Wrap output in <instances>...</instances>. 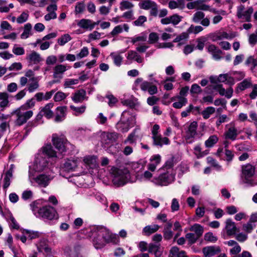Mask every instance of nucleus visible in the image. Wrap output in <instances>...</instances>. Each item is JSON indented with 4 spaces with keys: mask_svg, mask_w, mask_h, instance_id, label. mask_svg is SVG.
Listing matches in <instances>:
<instances>
[{
    "mask_svg": "<svg viewBox=\"0 0 257 257\" xmlns=\"http://www.w3.org/2000/svg\"><path fill=\"white\" fill-rule=\"evenodd\" d=\"M57 152L53 149L51 144H47L43 147L37 154L32 167V169L37 172H49L53 171V166L50 159L58 158Z\"/></svg>",
    "mask_w": 257,
    "mask_h": 257,
    "instance_id": "f257e3e1",
    "label": "nucleus"
},
{
    "mask_svg": "<svg viewBox=\"0 0 257 257\" xmlns=\"http://www.w3.org/2000/svg\"><path fill=\"white\" fill-rule=\"evenodd\" d=\"M97 234L98 236L94 237L93 239L94 246L97 249L102 248L105 243L117 244L119 242L118 237L105 227H98Z\"/></svg>",
    "mask_w": 257,
    "mask_h": 257,
    "instance_id": "f03ea898",
    "label": "nucleus"
},
{
    "mask_svg": "<svg viewBox=\"0 0 257 257\" xmlns=\"http://www.w3.org/2000/svg\"><path fill=\"white\" fill-rule=\"evenodd\" d=\"M32 210L37 217H42L49 220L58 218L57 213L55 208L50 206L39 207L35 202L31 204Z\"/></svg>",
    "mask_w": 257,
    "mask_h": 257,
    "instance_id": "7ed1b4c3",
    "label": "nucleus"
},
{
    "mask_svg": "<svg viewBox=\"0 0 257 257\" xmlns=\"http://www.w3.org/2000/svg\"><path fill=\"white\" fill-rule=\"evenodd\" d=\"M136 123L135 115L128 110H124L121 114L120 120L116 124V128L119 131L126 133Z\"/></svg>",
    "mask_w": 257,
    "mask_h": 257,
    "instance_id": "20e7f679",
    "label": "nucleus"
},
{
    "mask_svg": "<svg viewBox=\"0 0 257 257\" xmlns=\"http://www.w3.org/2000/svg\"><path fill=\"white\" fill-rule=\"evenodd\" d=\"M113 184L119 187L125 185L130 178V175L127 170H121L113 167L111 169Z\"/></svg>",
    "mask_w": 257,
    "mask_h": 257,
    "instance_id": "39448f33",
    "label": "nucleus"
},
{
    "mask_svg": "<svg viewBox=\"0 0 257 257\" xmlns=\"http://www.w3.org/2000/svg\"><path fill=\"white\" fill-rule=\"evenodd\" d=\"M11 115H15L16 119L14 121L15 125L20 126L26 123L32 117L33 111L27 110L19 107L14 110L11 112Z\"/></svg>",
    "mask_w": 257,
    "mask_h": 257,
    "instance_id": "423d86ee",
    "label": "nucleus"
},
{
    "mask_svg": "<svg viewBox=\"0 0 257 257\" xmlns=\"http://www.w3.org/2000/svg\"><path fill=\"white\" fill-rule=\"evenodd\" d=\"M242 173L243 183L250 186L257 185V181L253 179L255 174V167L254 166L249 164L243 166L242 168Z\"/></svg>",
    "mask_w": 257,
    "mask_h": 257,
    "instance_id": "0eeeda50",
    "label": "nucleus"
},
{
    "mask_svg": "<svg viewBox=\"0 0 257 257\" xmlns=\"http://www.w3.org/2000/svg\"><path fill=\"white\" fill-rule=\"evenodd\" d=\"M29 178L31 182L33 181L36 183L39 186L43 187L47 186L51 180L54 177V173L53 171H49V172H43V173L38 175L36 177H31V172L29 171Z\"/></svg>",
    "mask_w": 257,
    "mask_h": 257,
    "instance_id": "6e6552de",
    "label": "nucleus"
},
{
    "mask_svg": "<svg viewBox=\"0 0 257 257\" xmlns=\"http://www.w3.org/2000/svg\"><path fill=\"white\" fill-rule=\"evenodd\" d=\"M175 174L172 171H167L165 173L161 174L158 177L153 179L152 182L156 185L164 186H167L174 182Z\"/></svg>",
    "mask_w": 257,
    "mask_h": 257,
    "instance_id": "1a4fd4ad",
    "label": "nucleus"
},
{
    "mask_svg": "<svg viewBox=\"0 0 257 257\" xmlns=\"http://www.w3.org/2000/svg\"><path fill=\"white\" fill-rule=\"evenodd\" d=\"M253 12V9L252 7L245 8L244 5H240L237 7L236 16L243 22H250Z\"/></svg>",
    "mask_w": 257,
    "mask_h": 257,
    "instance_id": "9d476101",
    "label": "nucleus"
},
{
    "mask_svg": "<svg viewBox=\"0 0 257 257\" xmlns=\"http://www.w3.org/2000/svg\"><path fill=\"white\" fill-rule=\"evenodd\" d=\"M141 9L150 10V14L152 16L157 17L158 14V6L157 3L151 0L142 1L139 4Z\"/></svg>",
    "mask_w": 257,
    "mask_h": 257,
    "instance_id": "9b49d317",
    "label": "nucleus"
},
{
    "mask_svg": "<svg viewBox=\"0 0 257 257\" xmlns=\"http://www.w3.org/2000/svg\"><path fill=\"white\" fill-rule=\"evenodd\" d=\"M70 68V66L63 64H58L54 68L53 78L56 80L53 81V83H58L63 78L64 72Z\"/></svg>",
    "mask_w": 257,
    "mask_h": 257,
    "instance_id": "f8f14e48",
    "label": "nucleus"
},
{
    "mask_svg": "<svg viewBox=\"0 0 257 257\" xmlns=\"http://www.w3.org/2000/svg\"><path fill=\"white\" fill-rule=\"evenodd\" d=\"M52 142L55 148L59 152L57 155L59 156L58 158L61 157L60 154L66 151V148L64 145L65 139L63 137H59L58 135L55 134L52 135Z\"/></svg>",
    "mask_w": 257,
    "mask_h": 257,
    "instance_id": "ddd939ff",
    "label": "nucleus"
},
{
    "mask_svg": "<svg viewBox=\"0 0 257 257\" xmlns=\"http://www.w3.org/2000/svg\"><path fill=\"white\" fill-rule=\"evenodd\" d=\"M101 140L102 143L110 144L115 142L118 138V134L116 133H109L103 132L101 133Z\"/></svg>",
    "mask_w": 257,
    "mask_h": 257,
    "instance_id": "4468645a",
    "label": "nucleus"
},
{
    "mask_svg": "<svg viewBox=\"0 0 257 257\" xmlns=\"http://www.w3.org/2000/svg\"><path fill=\"white\" fill-rule=\"evenodd\" d=\"M183 17L178 14H174L171 16L163 18L161 23L163 25L172 24L173 26L178 25L182 20Z\"/></svg>",
    "mask_w": 257,
    "mask_h": 257,
    "instance_id": "2eb2a0df",
    "label": "nucleus"
},
{
    "mask_svg": "<svg viewBox=\"0 0 257 257\" xmlns=\"http://www.w3.org/2000/svg\"><path fill=\"white\" fill-rule=\"evenodd\" d=\"M30 64H38L42 61L43 59L40 54L35 51H32L28 54L26 58Z\"/></svg>",
    "mask_w": 257,
    "mask_h": 257,
    "instance_id": "dca6fc26",
    "label": "nucleus"
},
{
    "mask_svg": "<svg viewBox=\"0 0 257 257\" xmlns=\"http://www.w3.org/2000/svg\"><path fill=\"white\" fill-rule=\"evenodd\" d=\"M57 10V6L56 4H51L49 5L47 8L46 11L48 12L44 16V19L46 21H49L52 19H55L57 18V14L56 11Z\"/></svg>",
    "mask_w": 257,
    "mask_h": 257,
    "instance_id": "f3484780",
    "label": "nucleus"
},
{
    "mask_svg": "<svg viewBox=\"0 0 257 257\" xmlns=\"http://www.w3.org/2000/svg\"><path fill=\"white\" fill-rule=\"evenodd\" d=\"M221 250L218 246H208L203 248L202 252L205 257H212L219 253Z\"/></svg>",
    "mask_w": 257,
    "mask_h": 257,
    "instance_id": "a211bd4d",
    "label": "nucleus"
},
{
    "mask_svg": "<svg viewBox=\"0 0 257 257\" xmlns=\"http://www.w3.org/2000/svg\"><path fill=\"white\" fill-rule=\"evenodd\" d=\"M153 140V145L154 146L162 147L164 145H169L170 144V140L167 137H162L161 135H159L157 136H152Z\"/></svg>",
    "mask_w": 257,
    "mask_h": 257,
    "instance_id": "6ab92c4d",
    "label": "nucleus"
},
{
    "mask_svg": "<svg viewBox=\"0 0 257 257\" xmlns=\"http://www.w3.org/2000/svg\"><path fill=\"white\" fill-rule=\"evenodd\" d=\"M77 26L87 31H91L94 29V25L92 24V20L90 19H82L77 23Z\"/></svg>",
    "mask_w": 257,
    "mask_h": 257,
    "instance_id": "aec40b11",
    "label": "nucleus"
},
{
    "mask_svg": "<svg viewBox=\"0 0 257 257\" xmlns=\"http://www.w3.org/2000/svg\"><path fill=\"white\" fill-rule=\"evenodd\" d=\"M9 94L6 92H0V108L2 111L10 106Z\"/></svg>",
    "mask_w": 257,
    "mask_h": 257,
    "instance_id": "412c9836",
    "label": "nucleus"
},
{
    "mask_svg": "<svg viewBox=\"0 0 257 257\" xmlns=\"http://www.w3.org/2000/svg\"><path fill=\"white\" fill-rule=\"evenodd\" d=\"M225 228L228 235H231L235 234L236 232L238 231L236 227L235 223L232 221L231 219H228L226 221Z\"/></svg>",
    "mask_w": 257,
    "mask_h": 257,
    "instance_id": "4be33fe9",
    "label": "nucleus"
},
{
    "mask_svg": "<svg viewBox=\"0 0 257 257\" xmlns=\"http://www.w3.org/2000/svg\"><path fill=\"white\" fill-rule=\"evenodd\" d=\"M78 166L77 160L68 159L63 164V168L65 171H74Z\"/></svg>",
    "mask_w": 257,
    "mask_h": 257,
    "instance_id": "5701e85b",
    "label": "nucleus"
},
{
    "mask_svg": "<svg viewBox=\"0 0 257 257\" xmlns=\"http://www.w3.org/2000/svg\"><path fill=\"white\" fill-rule=\"evenodd\" d=\"M65 253L68 257H80V247L78 246L72 248L67 247L65 249Z\"/></svg>",
    "mask_w": 257,
    "mask_h": 257,
    "instance_id": "b1692460",
    "label": "nucleus"
},
{
    "mask_svg": "<svg viewBox=\"0 0 257 257\" xmlns=\"http://www.w3.org/2000/svg\"><path fill=\"white\" fill-rule=\"evenodd\" d=\"M67 108L66 106H59L57 108L55 120L56 122L62 121L66 115Z\"/></svg>",
    "mask_w": 257,
    "mask_h": 257,
    "instance_id": "393cba45",
    "label": "nucleus"
},
{
    "mask_svg": "<svg viewBox=\"0 0 257 257\" xmlns=\"http://www.w3.org/2000/svg\"><path fill=\"white\" fill-rule=\"evenodd\" d=\"M184 0H171L168 3V7L171 10L179 9L182 10L185 8Z\"/></svg>",
    "mask_w": 257,
    "mask_h": 257,
    "instance_id": "a878e982",
    "label": "nucleus"
},
{
    "mask_svg": "<svg viewBox=\"0 0 257 257\" xmlns=\"http://www.w3.org/2000/svg\"><path fill=\"white\" fill-rule=\"evenodd\" d=\"M148 251L150 253H153L155 256H161L163 252L160 244L157 243L150 244Z\"/></svg>",
    "mask_w": 257,
    "mask_h": 257,
    "instance_id": "bb28decb",
    "label": "nucleus"
},
{
    "mask_svg": "<svg viewBox=\"0 0 257 257\" xmlns=\"http://www.w3.org/2000/svg\"><path fill=\"white\" fill-rule=\"evenodd\" d=\"M53 104L52 103L47 104L44 107L41 108L40 112L47 118H50L52 117L53 115V112L51 110L53 107Z\"/></svg>",
    "mask_w": 257,
    "mask_h": 257,
    "instance_id": "cd10ccee",
    "label": "nucleus"
},
{
    "mask_svg": "<svg viewBox=\"0 0 257 257\" xmlns=\"http://www.w3.org/2000/svg\"><path fill=\"white\" fill-rule=\"evenodd\" d=\"M126 58L130 60H134L138 63H141L143 61V58L135 51L130 50L127 52Z\"/></svg>",
    "mask_w": 257,
    "mask_h": 257,
    "instance_id": "c85d7f7f",
    "label": "nucleus"
},
{
    "mask_svg": "<svg viewBox=\"0 0 257 257\" xmlns=\"http://www.w3.org/2000/svg\"><path fill=\"white\" fill-rule=\"evenodd\" d=\"M226 139H230L232 141L236 140L238 135L237 131L234 125L229 127L228 130L225 133Z\"/></svg>",
    "mask_w": 257,
    "mask_h": 257,
    "instance_id": "c756f323",
    "label": "nucleus"
},
{
    "mask_svg": "<svg viewBox=\"0 0 257 257\" xmlns=\"http://www.w3.org/2000/svg\"><path fill=\"white\" fill-rule=\"evenodd\" d=\"M86 95V92L83 89H81L76 92L73 96L72 97V99L75 103H79L82 102Z\"/></svg>",
    "mask_w": 257,
    "mask_h": 257,
    "instance_id": "7c9ffc66",
    "label": "nucleus"
},
{
    "mask_svg": "<svg viewBox=\"0 0 257 257\" xmlns=\"http://www.w3.org/2000/svg\"><path fill=\"white\" fill-rule=\"evenodd\" d=\"M31 82L28 85V90L32 93L37 90L39 87L38 80L36 77H32L30 79Z\"/></svg>",
    "mask_w": 257,
    "mask_h": 257,
    "instance_id": "2f4dec72",
    "label": "nucleus"
},
{
    "mask_svg": "<svg viewBox=\"0 0 257 257\" xmlns=\"http://www.w3.org/2000/svg\"><path fill=\"white\" fill-rule=\"evenodd\" d=\"M189 230L191 231L194 232V234L200 238L203 233L204 228L201 225L196 223L191 226L189 228Z\"/></svg>",
    "mask_w": 257,
    "mask_h": 257,
    "instance_id": "473e14b6",
    "label": "nucleus"
},
{
    "mask_svg": "<svg viewBox=\"0 0 257 257\" xmlns=\"http://www.w3.org/2000/svg\"><path fill=\"white\" fill-rule=\"evenodd\" d=\"M169 257H185V252L180 251L177 246H173L170 250Z\"/></svg>",
    "mask_w": 257,
    "mask_h": 257,
    "instance_id": "72a5a7b5",
    "label": "nucleus"
},
{
    "mask_svg": "<svg viewBox=\"0 0 257 257\" xmlns=\"http://www.w3.org/2000/svg\"><path fill=\"white\" fill-rule=\"evenodd\" d=\"M252 85L251 80L250 78H247L244 79L242 82L237 84V89L243 91L247 88L250 87Z\"/></svg>",
    "mask_w": 257,
    "mask_h": 257,
    "instance_id": "f704fd0d",
    "label": "nucleus"
},
{
    "mask_svg": "<svg viewBox=\"0 0 257 257\" xmlns=\"http://www.w3.org/2000/svg\"><path fill=\"white\" fill-rule=\"evenodd\" d=\"M110 57L113 60L114 64L119 67L122 63L123 57L120 54L116 52H112L110 54Z\"/></svg>",
    "mask_w": 257,
    "mask_h": 257,
    "instance_id": "c9c22d12",
    "label": "nucleus"
},
{
    "mask_svg": "<svg viewBox=\"0 0 257 257\" xmlns=\"http://www.w3.org/2000/svg\"><path fill=\"white\" fill-rule=\"evenodd\" d=\"M13 177V171L11 169L8 170L5 174L4 179L3 188L6 190L11 184V180Z\"/></svg>",
    "mask_w": 257,
    "mask_h": 257,
    "instance_id": "e433bc0d",
    "label": "nucleus"
},
{
    "mask_svg": "<svg viewBox=\"0 0 257 257\" xmlns=\"http://www.w3.org/2000/svg\"><path fill=\"white\" fill-rule=\"evenodd\" d=\"M123 29H124L125 31L128 32L129 30V27L128 25L126 24H123V25L116 26L111 31V35L112 36H115L118 34L121 33Z\"/></svg>",
    "mask_w": 257,
    "mask_h": 257,
    "instance_id": "4c0bfd02",
    "label": "nucleus"
},
{
    "mask_svg": "<svg viewBox=\"0 0 257 257\" xmlns=\"http://www.w3.org/2000/svg\"><path fill=\"white\" fill-rule=\"evenodd\" d=\"M32 25L30 23H27L25 25L24 27V31L21 35V38L22 39H26L29 37L30 36L32 35Z\"/></svg>",
    "mask_w": 257,
    "mask_h": 257,
    "instance_id": "58836bf2",
    "label": "nucleus"
},
{
    "mask_svg": "<svg viewBox=\"0 0 257 257\" xmlns=\"http://www.w3.org/2000/svg\"><path fill=\"white\" fill-rule=\"evenodd\" d=\"M139 131V128H135L127 137V139L125 140L123 142L124 144H126L127 143L133 144L135 142L138 136L137 135V133Z\"/></svg>",
    "mask_w": 257,
    "mask_h": 257,
    "instance_id": "ea45409f",
    "label": "nucleus"
},
{
    "mask_svg": "<svg viewBox=\"0 0 257 257\" xmlns=\"http://www.w3.org/2000/svg\"><path fill=\"white\" fill-rule=\"evenodd\" d=\"M197 128V123L196 121L191 122L189 127L187 134L191 138H194L197 135L196 130Z\"/></svg>",
    "mask_w": 257,
    "mask_h": 257,
    "instance_id": "a19ab883",
    "label": "nucleus"
},
{
    "mask_svg": "<svg viewBox=\"0 0 257 257\" xmlns=\"http://www.w3.org/2000/svg\"><path fill=\"white\" fill-rule=\"evenodd\" d=\"M218 141V138L216 135H212L205 142V146L206 148L213 147Z\"/></svg>",
    "mask_w": 257,
    "mask_h": 257,
    "instance_id": "79ce46f5",
    "label": "nucleus"
},
{
    "mask_svg": "<svg viewBox=\"0 0 257 257\" xmlns=\"http://www.w3.org/2000/svg\"><path fill=\"white\" fill-rule=\"evenodd\" d=\"M177 97L179 101L173 103V106L174 108L179 109L187 104V99L186 98L181 96H177Z\"/></svg>",
    "mask_w": 257,
    "mask_h": 257,
    "instance_id": "37998d69",
    "label": "nucleus"
},
{
    "mask_svg": "<svg viewBox=\"0 0 257 257\" xmlns=\"http://www.w3.org/2000/svg\"><path fill=\"white\" fill-rule=\"evenodd\" d=\"M23 234L27 235L28 239L32 240L38 238L40 236V233L38 231L24 229L23 231Z\"/></svg>",
    "mask_w": 257,
    "mask_h": 257,
    "instance_id": "c03bdc74",
    "label": "nucleus"
},
{
    "mask_svg": "<svg viewBox=\"0 0 257 257\" xmlns=\"http://www.w3.org/2000/svg\"><path fill=\"white\" fill-rule=\"evenodd\" d=\"M43 116L44 115L40 111L36 116L35 119L28 123V126L30 127H35L39 124L42 123L41 121Z\"/></svg>",
    "mask_w": 257,
    "mask_h": 257,
    "instance_id": "a18cd8bd",
    "label": "nucleus"
},
{
    "mask_svg": "<svg viewBox=\"0 0 257 257\" xmlns=\"http://www.w3.org/2000/svg\"><path fill=\"white\" fill-rule=\"evenodd\" d=\"M245 64L247 66L250 67V69L252 71L257 66V59L250 56L245 60Z\"/></svg>",
    "mask_w": 257,
    "mask_h": 257,
    "instance_id": "49530a36",
    "label": "nucleus"
},
{
    "mask_svg": "<svg viewBox=\"0 0 257 257\" xmlns=\"http://www.w3.org/2000/svg\"><path fill=\"white\" fill-rule=\"evenodd\" d=\"M188 34L187 33H182L173 40V42H178V46H180L186 41L188 38Z\"/></svg>",
    "mask_w": 257,
    "mask_h": 257,
    "instance_id": "de8ad7c7",
    "label": "nucleus"
},
{
    "mask_svg": "<svg viewBox=\"0 0 257 257\" xmlns=\"http://www.w3.org/2000/svg\"><path fill=\"white\" fill-rule=\"evenodd\" d=\"M134 7V4L131 2L126 0H123L120 3L119 9L121 11H124L125 10H131Z\"/></svg>",
    "mask_w": 257,
    "mask_h": 257,
    "instance_id": "09e8293b",
    "label": "nucleus"
},
{
    "mask_svg": "<svg viewBox=\"0 0 257 257\" xmlns=\"http://www.w3.org/2000/svg\"><path fill=\"white\" fill-rule=\"evenodd\" d=\"M159 226L157 224L148 225L144 228L143 231L146 233L150 234L156 232L159 229Z\"/></svg>",
    "mask_w": 257,
    "mask_h": 257,
    "instance_id": "8fccbe9b",
    "label": "nucleus"
},
{
    "mask_svg": "<svg viewBox=\"0 0 257 257\" xmlns=\"http://www.w3.org/2000/svg\"><path fill=\"white\" fill-rule=\"evenodd\" d=\"M70 108L74 111L73 114L78 116L84 113L86 109L85 105H82L80 107H76L73 105H70Z\"/></svg>",
    "mask_w": 257,
    "mask_h": 257,
    "instance_id": "3c124183",
    "label": "nucleus"
},
{
    "mask_svg": "<svg viewBox=\"0 0 257 257\" xmlns=\"http://www.w3.org/2000/svg\"><path fill=\"white\" fill-rule=\"evenodd\" d=\"M215 108L212 106L207 107L202 112V115L204 118L207 119L215 112Z\"/></svg>",
    "mask_w": 257,
    "mask_h": 257,
    "instance_id": "603ef678",
    "label": "nucleus"
},
{
    "mask_svg": "<svg viewBox=\"0 0 257 257\" xmlns=\"http://www.w3.org/2000/svg\"><path fill=\"white\" fill-rule=\"evenodd\" d=\"M205 14L201 11L196 12L192 18V21L195 23H199L204 18Z\"/></svg>",
    "mask_w": 257,
    "mask_h": 257,
    "instance_id": "864d4df0",
    "label": "nucleus"
},
{
    "mask_svg": "<svg viewBox=\"0 0 257 257\" xmlns=\"http://www.w3.org/2000/svg\"><path fill=\"white\" fill-rule=\"evenodd\" d=\"M35 101L34 98H31L28 100L23 105H21L20 107L27 110L32 108L35 106Z\"/></svg>",
    "mask_w": 257,
    "mask_h": 257,
    "instance_id": "5fc2aeb1",
    "label": "nucleus"
},
{
    "mask_svg": "<svg viewBox=\"0 0 257 257\" xmlns=\"http://www.w3.org/2000/svg\"><path fill=\"white\" fill-rule=\"evenodd\" d=\"M71 40V36L69 34H66L58 39V43L61 46H63Z\"/></svg>",
    "mask_w": 257,
    "mask_h": 257,
    "instance_id": "6e6d98bb",
    "label": "nucleus"
},
{
    "mask_svg": "<svg viewBox=\"0 0 257 257\" xmlns=\"http://www.w3.org/2000/svg\"><path fill=\"white\" fill-rule=\"evenodd\" d=\"M186 238L188 240L190 244H194L199 238L194 233H188L185 235Z\"/></svg>",
    "mask_w": 257,
    "mask_h": 257,
    "instance_id": "4d7b16f0",
    "label": "nucleus"
},
{
    "mask_svg": "<svg viewBox=\"0 0 257 257\" xmlns=\"http://www.w3.org/2000/svg\"><path fill=\"white\" fill-rule=\"evenodd\" d=\"M12 52L16 55H23L25 54V49L23 47H19L17 44H15Z\"/></svg>",
    "mask_w": 257,
    "mask_h": 257,
    "instance_id": "13d9d810",
    "label": "nucleus"
},
{
    "mask_svg": "<svg viewBox=\"0 0 257 257\" xmlns=\"http://www.w3.org/2000/svg\"><path fill=\"white\" fill-rule=\"evenodd\" d=\"M29 18V14L28 12H24L21 15L17 18V22L18 24H23L26 22Z\"/></svg>",
    "mask_w": 257,
    "mask_h": 257,
    "instance_id": "bf43d9fd",
    "label": "nucleus"
},
{
    "mask_svg": "<svg viewBox=\"0 0 257 257\" xmlns=\"http://www.w3.org/2000/svg\"><path fill=\"white\" fill-rule=\"evenodd\" d=\"M228 38V33L225 32H223L219 33V34L214 35L212 37V41L216 42L223 39H227Z\"/></svg>",
    "mask_w": 257,
    "mask_h": 257,
    "instance_id": "052dcab7",
    "label": "nucleus"
},
{
    "mask_svg": "<svg viewBox=\"0 0 257 257\" xmlns=\"http://www.w3.org/2000/svg\"><path fill=\"white\" fill-rule=\"evenodd\" d=\"M255 225L249 221L243 225L242 229L246 233H249L252 231Z\"/></svg>",
    "mask_w": 257,
    "mask_h": 257,
    "instance_id": "680f3d73",
    "label": "nucleus"
},
{
    "mask_svg": "<svg viewBox=\"0 0 257 257\" xmlns=\"http://www.w3.org/2000/svg\"><path fill=\"white\" fill-rule=\"evenodd\" d=\"M203 30V28L200 26H194L192 25L188 28L187 31L189 33H194L196 34L201 32Z\"/></svg>",
    "mask_w": 257,
    "mask_h": 257,
    "instance_id": "e2e57ef3",
    "label": "nucleus"
},
{
    "mask_svg": "<svg viewBox=\"0 0 257 257\" xmlns=\"http://www.w3.org/2000/svg\"><path fill=\"white\" fill-rule=\"evenodd\" d=\"M89 54L88 49L86 47H83L80 52L76 55L77 59H80L86 57Z\"/></svg>",
    "mask_w": 257,
    "mask_h": 257,
    "instance_id": "0e129e2a",
    "label": "nucleus"
},
{
    "mask_svg": "<svg viewBox=\"0 0 257 257\" xmlns=\"http://www.w3.org/2000/svg\"><path fill=\"white\" fill-rule=\"evenodd\" d=\"M112 5L108 4L107 7L105 6H102L99 9V13L101 15H107L110 12Z\"/></svg>",
    "mask_w": 257,
    "mask_h": 257,
    "instance_id": "69168bd1",
    "label": "nucleus"
},
{
    "mask_svg": "<svg viewBox=\"0 0 257 257\" xmlns=\"http://www.w3.org/2000/svg\"><path fill=\"white\" fill-rule=\"evenodd\" d=\"M147 20V17L144 16H140L137 20L133 22V24L136 26H142Z\"/></svg>",
    "mask_w": 257,
    "mask_h": 257,
    "instance_id": "338daca9",
    "label": "nucleus"
},
{
    "mask_svg": "<svg viewBox=\"0 0 257 257\" xmlns=\"http://www.w3.org/2000/svg\"><path fill=\"white\" fill-rule=\"evenodd\" d=\"M85 9V6L83 2L78 3L75 6L76 14H81L83 13Z\"/></svg>",
    "mask_w": 257,
    "mask_h": 257,
    "instance_id": "774afa93",
    "label": "nucleus"
}]
</instances>
